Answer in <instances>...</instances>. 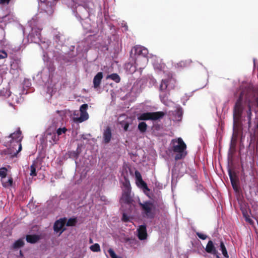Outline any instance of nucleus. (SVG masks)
Masks as SVG:
<instances>
[{"label": "nucleus", "instance_id": "nucleus-1", "mask_svg": "<svg viewBox=\"0 0 258 258\" xmlns=\"http://www.w3.org/2000/svg\"><path fill=\"white\" fill-rule=\"evenodd\" d=\"M22 132L20 128L16 132L5 137V145L9 147L4 151L5 154L9 155L12 158L16 157L22 150Z\"/></svg>", "mask_w": 258, "mask_h": 258}, {"label": "nucleus", "instance_id": "nucleus-2", "mask_svg": "<svg viewBox=\"0 0 258 258\" xmlns=\"http://www.w3.org/2000/svg\"><path fill=\"white\" fill-rule=\"evenodd\" d=\"M176 81L172 74H169L167 78L162 79L159 86L160 98L162 102H165L170 95V91L175 87Z\"/></svg>", "mask_w": 258, "mask_h": 258}, {"label": "nucleus", "instance_id": "nucleus-3", "mask_svg": "<svg viewBox=\"0 0 258 258\" xmlns=\"http://www.w3.org/2000/svg\"><path fill=\"white\" fill-rule=\"evenodd\" d=\"M171 144L172 151L177 153L174 157L176 161L182 159L186 156V145L181 138L173 139Z\"/></svg>", "mask_w": 258, "mask_h": 258}, {"label": "nucleus", "instance_id": "nucleus-4", "mask_svg": "<svg viewBox=\"0 0 258 258\" xmlns=\"http://www.w3.org/2000/svg\"><path fill=\"white\" fill-rule=\"evenodd\" d=\"M134 52L137 55L135 58V63L137 66L140 67V69L144 67L148 61L147 56L148 54V49L141 45L135 46L132 50V52Z\"/></svg>", "mask_w": 258, "mask_h": 258}, {"label": "nucleus", "instance_id": "nucleus-5", "mask_svg": "<svg viewBox=\"0 0 258 258\" xmlns=\"http://www.w3.org/2000/svg\"><path fill=\"white\" fill-rule=\"evenodd\" d=\"M243 112L242 97L240 95L236 101L233 109V135L238 134V126L240 121Z\"/></svg>", "mask_w": 258, "mask_h": 258}, {"label": "nucleus", "instance_id": "nucleus-6", "mask_svg": "<svg viewBox=\"0 0 258 258\" xmlns=\"http://www.w3.org/2000/svg\"><path fill=\"white\" fill-rule=\"evenodd\" d=\"M122 194L120 202L122 203L128 204L131 200L130 197L131 187L128 178H121L120 180Z\"/></svg>", "mask_w": 258, "mask_h": 258}, {"label": "nucleus", "instance_id": "nucleus-7", "mask_svg": "<svg viewBox=\"0 0 258 258\" xmlns=\"http://www.w3.org/2000/svg\"><path fill=\"white\" fill-rule=\"evenodd\" d=\"M165 115L163 111L147 112L141 113L138 115L137 119L141 120H157L162 118Z\"/></svg>", "mask_w": 258, "mask_h": 258}, {"label": "nucleus", "instance_id": "nucleus-8", "mask_svg": "<svg viewBox=\"0 0 258 258\" xmlns=\"http://www.w3.org/2000/svg\"><path fill=\"white\" fill-rule=\"evenodd\" d=\"M143 211V214L147 217L153 218L155 214V206L154 204L146 202L140 203Z\"/></svg>", "mask_w": 258, "mask_h": 258}, {"label": "nucleus", "instance_id": "nucleus-9", "mask_svg": "<svg viewBox=\"0 0 258 258\" xmlns=\"http://www.w3.org/2000/svg\"><path fill=\"white\" fill-rule=\"evenodd\" d=\"M142 177L141 174L139 171L137 170L135 168L127 167L125 168L122 172L123 177Z\"/></svg>", "mask_w": 258, "mask_h": 258}, {"label": "nucleus", "instance_id": "nucleus-10", "mask_svg": "<svg viewBox=\"0 0 258 258\" xmlns=\"http://www.w3.org/2000/svg\"><path fill=\"white\" fill-rule=\"evenodd\" d=\"M112 137L111 128L107 126L104 128L102 134L103 142L105 144L109 143Z\"/></svg>", "mask_w": 258, "mask_h": 258}, {"label": "nucleus", "instance_id": "nucleus-11", "mask_svg": "<svg viewBox=\"0 0 258 258\" xmlns=\"http://www.w3.org/2000/svg\"><path fill=\"white\" fill-rule=\"evenodd\" d=\"M87 108L88 104H82L80 106V111L81 112V115L79 117L77 118V120L79 122H82L84 121H85L88 118L89 115L87 112Z\"/></svg>", "mask_w": 258, "mask_h": 258}, {"label": "nucleus", "instance_id": "nucleus-12", "mask_svg": "<svg viewBox=\"0 0 258 258\" xmlns=\"http://www.w3.org/2000/svg\"><path fill=\"white\" fill-rule=\"evenodd\" d=\"M66 219H60L56 221L54 224V230L60 235L64 230V225L66 223Z\"/></svg>", "mask_w": 258, "mask_h": 258}, {"label": "nucleus", "instance_id": "nucleus-13", "mask_svg": "<svg viewBox=\"0 0 258 258\" xmlns=\"http://www.w3.org/2000/svg\"><path fill=\"white\" fill-rule=\"evenodd\" d=\"M136 183L137 185L142 189L144 192L149 197H150L149 191V189L148 188L147 184L145 182L142 178H136Z\"/></svg>", "mask_w": 258, "mask_h": 258}, {"label": "nucleus", "instance_id": "nucleus-14", "mask_svg": "<svg viewBox=\"0 0 258 258\" xmlns=\"http://www.w3.org/2000/svg\"><path fill=\"white\" fill-rule=\"evenodd\" d=\"M205 250L207 252L215 255L217 258H219L218 252L212 241L210 240L208 242Z\"/></svg>", "mask_w": 258, "mask_h": 258}, {"label": "nucleus", "instance_id": "nucleus-15", "mask_svg": "<svg viewBox=\"0 0 258 258\" xmlns=\"http://www.w3.org/2000/svg\"><path fill=\"white\" fill-rule=\"evenodd\" d=\"M138 236L140 240H144L146 239L147 233L146 227L145 225H141L137 230Z\"/></svg>", "mask_w": 258, "mask_h": 258}, {"label": "nucleus", "instance_id": "nucleus-16", "mask_svg": "<svg viewBox=\"0 0 258 258\" xmlns=\"http://www.w3.org/2000/svg\"><path fill=\"white\" fill-rule=\"evenodd\" d=\"M102 78H103L102 72H98L95 76V77L93 79V86L95 88H97L99 87Z\"/></svg>", "mask_w": 258, "mask_h": 258}, {"label": "nucleus", "instance_id": "nucleus-17", "mask_svg": "<svg viewBox=\"0 0 258 258\" xmlns=\"http://www.w3.org/2000/svg\"><path fill=\"white\" fill-rule=\"evenodd\" d=\"M174 120L176 121H180L182 119V115H183V111L181 108L178 107L174 111L172 112Z\"/></svg>", "mask_w": 258, "mask_h": 258}, {"label": "nucleus", "instance_id": "nucleus-18", "mask_svg": "<svg viewBox=\"0 0 258 258\" xmlns=\"http://www.w3.org/2000/svg\"><path fill=\"white\" fill-rule=\"evenodd\" d=\"M248 109L246 111V118L247 120L248 121L247 124H248V127L250 128L251 127V116H252V112H251V107L249 103L247 105Z\"/></svg>", "mask_w": 258, "mask_h": 258}, {"label": "nucleus", "instance_id": "nucleus-19", "mask_svg": "<svg viewBox=\"0 0 258 258\" xmlns=\"http://www.w3.org/2000/svg\"><path fill=\"white\" fill-rule=\"evenodd\" d=\"M1 182L3 186L9 187L12 185L13 178H1Z\"/></svg>", "mask_w": 258, "mask_h": 258}, {"label": "nucleus", "instance_id": "nucleus-20", "mask_svg": "<svg viewBox=\"0 0 258 258\" xmlns=\"http://www.w3.org/2000/svg\"><path fill=\"white\" fill-rule=\"evenodd\" d=\"M148 125L144 121L140 122L138 125V129L141 133L144 134L146 132Z\"/></svg>", "mask_w": 258, "mask_h": 258}, {"label": "nucleus", "instance_id": "nucleus-21", "mask_svg": "<svg viewBox=\"0 0 258 258\" xmlns=\"http://www.w3.org/2000/svg\"><path fill=\"white\" fill-rule=\"evenodd\" d=\"M230 179L234 190L236 192H238L240 189V187L238 184V178Z\"/></svg>", "mask_w": 258, "mask_h": 258}, {"label": "nucleus", "instance_id": "nucleus-22", "mask_svg": "<svg viewBox=\"0 0 258 258\" xmlns=\"http://www.w3.org/2000/svg\"><path fill=\"white\" fill-rule=\"evenodd\" d=\"M47 136H49L50 138L49 142L52 144H56L57 142L59 140V137L56 134V133H47Z\"/></svg>", "mask_w": 258, "mask_h": 258}, {"label": "nucleus", "instance_id": "nucleus-23", "mask_svg": "<svg viewBox=\"0 0 258 258\" xmlns=\"http://www.w3.org/2000/svg\"><path fill=\"white\" fill-rule=\"evenodd\" d=\"M109 79L114 81L116 83H118L120 81V78L119 76L116 73H113L111 75H108L106 77V79Z\"/></svg>", "mask_w": 258, "mask_h": 258}, {"label": "nucleus", "instance_id": "nucleus-24", "mask_svg": "<svg viewBox=\"0 0 258 258\" xmlns=\"http://www.w3.org/2000/svg\"><path fill=\"white\" fill-rule=\"evenodd\" d=\"M39 240V237L35 235H29L26 236L27 242L34 243Z\"/></svg>", "mask_w": 258, "mask_h": 258}, {"label": "nucleus", "instance_id": "nucleus-25", "mask_svg": "<svg viewBox=\"0 0 258 258\" xmlns=\"http://www.w3.org/2000/svg\"><path fill=\"white\" fill-rule=\"evenodd\" d=\"M220 249L222 251L223 256L225 258H228L229 255L228 254L227 250L223 242H220Z\"/></svg>", "mask_w": 258, "mask_h": 258}, {"label": "nucleus", "instance_id": "nucleus-26", "mask_svg": "<svg viewBox=\"0 0 258 258\" xmlns=\"http://www.w3.org/2000/svg\"><path fill=\"white\" fill-rule=\"evenodd\" d=\"M24 244V240L23 239H20L16 241L13 244V247L15 248H18L22 247Z\"/></svg>", "mask_w": 258, "mask_h": 258}, {"label": "nucleus", "instance_id": "nucleus-27", "mask_svg": "<svg viewBox=\"0 0 258 258\" xmlns=\"http://www.w3.org/2000/svg\"><path fill=\"white\" fill-rule=\"evenodd\" d=\"M90 249L93 252H99L101 250L100 245L98 243H95L90 246Z\"/></svg>", "mask_w": 258, "mask_h": 258}, {"label": "nucleus", "instance_id": "nucleus-28", "mask_svg": "<svg viewBox=\"0 0 258 258\" xmlns=\"http://www.w3.org/2000/svg\"><path fill=\"white\" fill-rule=\"evenodd\" d=\"M242 214L246 221H247L250 224H252L253 223L252 220L250 218L247 211H242Z\"/></svg>", "mask_w": 258, "mask_h": 258}, {"label": "nucleus", "instance_id": "nucleus-29", "mask_svg": "<svg viewBox=\"0 0 258 258\" xmlns=\"http://www.w3.org/2000/svg\"><path fill=\"white\" fill-rule=\"evenodd\" d=\"M120 124L123 128L124 131L126 132L128 131L130 123L126 121H122L120 122Z\"/></svg>", "mask_w": 258, "mask_h": 258}, {"label": "nucleus", "instance_id": "nucleus-30", "mask_svg": "<svg viewBox=\"0 0 258 258\" xmlns=\"http://www.w3.org/2000/svg\"><path fill=\"white\" fill-rule=\"evenodd\" d=\"M8 169L6 167L0 168V177H6Z\"/></svg>", "mask_w": 258, "mask_h": 258}, {"label": "nucleus", "instance_id": "nucleus-31", "mask_svg": "<svg viewBox=\"0 0 258 258\" xmlns=\"http://www.w3.org/2000/svg\"><path fill=\"white\" fill-rule=\"evenodd\" d=\"M30 175L32 176H35L37 175L36 172V167L34 164L30 166Z\"/></svg>", "mask_w": 258, "mask_h": 258}, {"label": "nucleus", "instance_id": "nucleus-32", "mask_svg": "<svg viewBox=\"0 0 258 258\" xmlns=\"http://www.w3.org/2000/svg\"><path fill=\"white\" fill-rule=\"evenodd\" d=\"M67 131V129L65 127H63L62 128H58L56 131V134H57V135L58 137L59 136L62 135V134H65Z\"/></svg>", "mask_w": 258, "mask_h": 258}, {"label": "nucleus", "instance_id": "nucleus-33", "mask_svg": "<svg viewBox=\"0 0 258 258\" xmlns=\"http://www.w3.org/2000/svg\"><path fill=\"white\" fill-rule=\"evenodd\" d=\"M76 222L77 221L75 218H71L68 220L67 225L69 226H73L75 225Z\"/></svg>", "mask_w": 258, "mask_h": 258}, {"label": "nucleus", "instance_id": "nucleus-34", "mask_svg": "<svg viewBox=\"0 0 258 258\" xmlns=\"http://www.w3.org/2000/svg\"><path fill=\"white\" fill-rule=\"evenodd\" d=\"M197 235L200 238H201L203 240L206 239L207 237V236L206 234L201 233V232H197Z\"/></svg>", "mask_w": 258, "mask_h": 258}, {"label": "nucleus", "instance_id": "nucleus-35", "mask_svg": "<svg viewBox=\"0 0 258 258\" xmlns=\"http://www.w3.org/2000/svg\"><path fill=\"white\" fill-rule=\"evenodd\" d=\"M130 218L126 214L123 213L122 217V220L124 222H128L130 221Z\"/></svg>", "mask_w": 258, "mask_h": 258}, {"label": "nucleus", "instance_id": "nucleus-36", "mask_svg": "<svg viewBox=\"0 0 258 258\" xmlns=\"http://www.w3.org/2000/svg\"><path fill=\"white\" fill-rule=\"evenodd\" d=\"M8 56V54L5 51H2V54H0V60L2 59H4L7 58Z\"/></svg>", "mask_w": 258, "mask_h": 258}, {"label": "nucleus", "instance_id": "nucleus-37", "mask_svg": "<svg viewBox=\"0 0 258 258\" xmlns=\"http://www.w3.org/2000/svg\"><path fill=\"white\" fill-rule=\"evenodd\" d=\"M186 64H187V63L186 61H180L178 63V65L181 66V67H185L186 66Z\"/></svg>", "mask_w": 258, "mask_h": 258}, {"label": "nucleus", "instance_id": "nucleus-38", "mask_svg": "<svg viewBox=\"0 0 258 258\" xmlns=\"http://www.w3.org/2000/svg\"><path fill=\"white\" fill-rule=\"evenodd\" d=\"M11 0H0V3L2 4H8Z\"/></svg>", "mask_w": 258, "mask_h": 258}, {"label": "nucleus", "instance_id": "nucleus-39", "mask_svg": "<svg viewBox=\"0 0 258 258\" xmlns=\"http://www.w3.org/2000/svg\"><path fill=\"white\" fill-rule=\"evenodd\" d=\"M177 182V178H172L171 183H172V188L173 189V184L174 182Z\"/></svg>", "mask_w": 258, "mask_h": 258}, {"label": "nucleus", "instance_id": "nucleus-40", "mask_svg": "<svg viewBox=\"0 0 258 258\" xmlns=\"http://www.w3.org/2000/svg\"><path fill=\"white\" fill-rule=\"evenodd\" d=\"M72 154H73V155H72L73 156L76 157H78V154L76 153L75 152H74Z\"/></svg>", "mask_w": 258, "mask_h": 258}, {"label": "nucleus", "instance_id": "nucleus-41", "mask_svg": "<svg viewBox=\"0 0 258 258\" xmlns=\"http://www.w3.org/2000/svg\"><path fill=\"white\" fill-rule=\"evenodd\" d=\"M36 35L38 36V38L39 40H40V32H37Z\"/></svg>", "mask_w": 258, "mask_h": 258}, {"label": "nucleus", "instance_id": "nucleus-42", "mask_svg": "<svg viewBox=\"0 0 258 258\" xmlns=\"http://www.w3.org/2000/svg\"><path fill=\"white\" fill-rule=\"evenodd\" d=\"M229 177H230V178L233 177L232 176V174L230 171L229 172Z\"/></svg>", "mask_w": 258, "mask_h": 258}, {"label": "nucleus", "instance_id": "nucleus-43", "mask_svg": "<svg viewBox=\"0 0 258 258\" xmlns=\"http://www.w3.org/2000/svg\"><path fill=\"white\" fill-rule=\"evenodd\" d=\"M82 138H83L84 140L86 139V138L85 137V136L84 135L82 136Z\"/></svg>", "mask_w": 258, "mask_h": 258}, {"label": "nucleus", "instance_id": "nucleus-44", "mask_svg": "<svg viewBox=\"0 0 258 258\" xmlns=\"http://www.w3.org/2000/svg\"><path fill=\"white\" fill-rule=\"evenodd\" d=\"M89 242H90V243H93V240H92L91 238H90V240H89Z\"/></svg>", "mask_w": 258, "mask_h": 258}, {"label": "nucleus", "instance_id": "nucleus-45", "mask_svg": "<svg viewBox=\"0 0 258 258\" xmlns=\"http://www.w3.org/2000/svg\"><path fill=\"white\" fill-rule=\"evenodd\" d=\"M47 0H40L41 3H45Z\"/></svg>", "mask_w": 258, "mask_h": 258}]
</instances>
